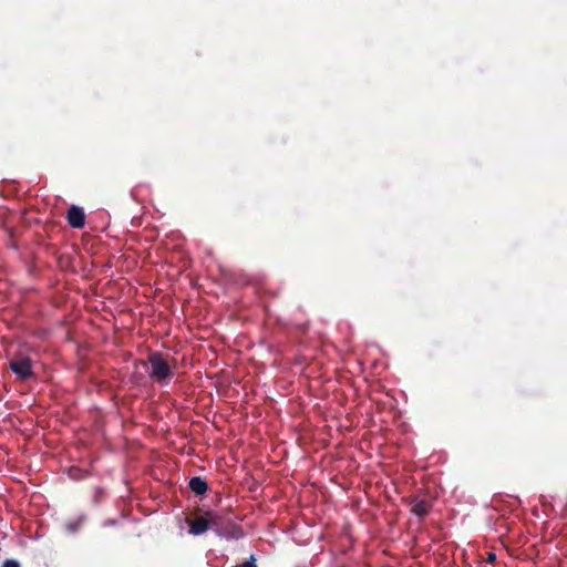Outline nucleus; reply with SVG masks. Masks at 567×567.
<instances>
[{
  "label": "nucleus",
  "mask_w": 567,
  "mask_h": 567,
  "mask_svg": "<svg viewBox=\"0 0 567 567\" xmlns=\"http://www.w3.org/2000/svg\"><path fill=\"white\" fill-rule=\"evenodd\" d=\"M140 363L144 368L150 367L148 375L155 383L167 384L173 377V370L161 352H152L147 361H141Z\"/></svg>",
  "instance_id": "nucleus-1"
},
{
  "label": "nucleus",
  "mask_w": 567,
  "mask_h": 567,
  "mask_svg": "<svg viewBox=\"0 0 567 567\" xmlns=\"http://www.w3.org/2000/svg\"><path fill=\"white\" fill-rule=\"evenodd\" d=\"M9 368L22 381L34 378L32 360L27 355H18L10 360Z\"/></svg>",
  "instance_id": "nucleus-2"
},
{
  "label": "nucleus",
  "mask_w": 567,
  "mask_h": 567,
  "mask_svg": "<svg viewBox=\"0 0 567 567\" xmlns=\"http://www.w3.org/2000/svg\"><path fill=\"white\" fill-rule=\"evenodd\" d=\"M68 223L71 227L81 229L85 224L84 210L79 206H71L66 214Z\"/></svg>",
  "instance_id": "nucleus-3"
},
{
  "label": "nucleus",
  "mask_w": 567,
  "mask_h": 567,
  "mask_svg": "<svg viewBox=\"0 0 567 567\" xmlns=\"http://www.w3.org/2000/svg\"><path fill=\"white\" fill-rule=\"evenodd\" d=\"M189 526V533L193 535H202L209 528V522L206 515L199 516L195 519H187Z\"/></svg>",
  "instance_id": "nucleus-4"
},
{
  "label": "nucleus",
  "mask_w": 567,
  "mask_h": 567,
  "mask_svg": "<svg viewBox=\"0 0 567 567\" xmlns=\"http://www.w3.org/2000/svg\"><path fill=\"white\" fill-rule=\"evenodd\" d=\"M218 535L227 539H239L244 536V530L240 525L229 523L218 530Z\"/></svg>",
  "instance_id": "nucleus-5"
},
{
  "label": "nucleus",
  "mask_w": 567,
  "mask_h": 567,
  "mask_svg": "<svg viewBox=\"0 0 567 567\" xmlns=\"http://www.w3.org/2000/svg\"><path fill=\"white\" fill-rule=\"evenodd\" d=\"M188 487L196 495H203L208 489V484L199 476H194L189 480Z\"/></svg>",
  "instance_id": "nucleus-6"
},
{
  "label": "nucleus",
  "mask_w": 567,
  "mask_h": 567,
  "mask_svg": "<svg viewBox=\"0 0 567 567\" xmlns=\"http://www.w3.org/2000/svg\"><path fill=\"white\" fill-rule=\"evenodd\" d=\"M429 509L430 505L423 499H414L412 502L411 512L420 518L425 517L429 513Z\"/></svg>",
  "instance_id": "nucleus-7"
},
{
  "label": "nucleus",
  "mask_w": 567,
  "mask_h": 567,
  "mask_svg": "<svg viewBox=\"0 0 567 567\" xmlns=\"http://www.w3.org/2000/svg\"><path fill=\"white\" fill-rule=\"evenodd\" d=\"M205 515L208 518L209 527H215L216 528V533L218 534V530L224 526L221 524L220 516L217 513L213 512V511H207L205 513Z\"/></svg>",
  "instance_id": "nucleus-8"
},
{
  "label": "nucleus",
  "mask_w": 567,
  "mask_h": 567,
  "mask_svg": "<svg viewBox=\"0 0 567 567\" xmlns=\"http://www.w3.org/2000/svg\"><path fill=\"white\" fill-rule=\"evenodd\" d=\"M237 567H257L255 556L251 555L249 560L244 561L243 564L238 565Z\"/></svg>",
  "instance_id": "nucleus-9"
},
{
  "label": "nucleus",
  "mask_w": 567,
  "mask_h": 567,
  "mask_svg": "<svg viewBox=\"0 0 567 567\" xmlns=\"http://www.w3.org/2000/svg\"><path fill=\"white\" fill-rule=\"evenodd\" d=\"M2 567H20V564L16 559H6Z\"/></svg>",
  "instance_id": "nucleus-10"
},
{
  "label": "nucleus",
  "mask_w": 567,
  "mask_h": 567,
  "mask_svg": "<svg viewBox=\"0 0 567 567\" xmlns=\"http://www.w3.org/2000/svg\"><path fill=\"white\" fill-rule=\"evenodd\" d=\"M496 560V555L492 551L487 553L486 561L493 564Z\"/></svg>",
  "instance_id": "nucleus-11"
}]
</instances>
